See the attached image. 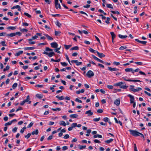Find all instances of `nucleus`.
<instances>
[{
  "label": "nucleus",
  "instance_id": "58836bf2",
  "mask_svg": "<svg viewBox=\"0 0 151 151\" xmlns=\"http://www.w3.org/2000/svg\"><path fill=\"white\" fill-rule=\"evenodd\" d=\"M89 50L90 52H91L92 53H95V52H96V51L95 50H93V49L92 48H90Z\"/></svg>",
  "mask_w": 151,
  "mask_h": 151
},
{
  "label": "nucleus",
  "instance_id": "a211bd4d",
  "mask_svg": "<svg viewBox=\"0 0 151 151\" xmlns=\"http://www.w3.org/2000/svg\"><path fill=\"white\" fill-rule=\"evenodd\" d=\"M114 103L117 106H119L120 104V101L119 99H117L114 101Z\"/></svg>",
  "mask_w": 151,
  "mask_h": 151
},
{
  "label": "nucleus",
  "instance_id": "c9c22d12",
  "mask_svg": "<svg viewBox=\"0 0 151 151\" xmlns=\"http://www.w3.org/2000/svg\"><path fill=\"white\" fill-rule=\"evenodd\" d=\"M107 7L108 8H110L112 9H113V7L112 5L111 4H106Z\"/></svg>",
  "mask_w": 151,
  "mask_h": 151
},
{
  "label": "nucleus",
  "instance_id": "4468645a",
  "mask_svg": "<svg viewBox=\"0 0 151 151\" xmlns=\"http://www.w3.org/2000/svg\"><path fill=\"white\" fill-rule=\"evenodd\" d=\"M29 96L28 95L27 97V98L26 99L24 100V101L25 103L28 102V104H30L31 103V101H29Z\"/></svg>",
  "mask_w": 151,
  "mask_h": 151
},
{
  "label": "nucleus",
  "instance_id": "0eeeda50",
  "mask_svg": "<svg viewBox=\"0 0 151 151\" xmlns=\"http://www.w3.org/2000/svg\"><path fill=\"white\" fill-rule=\"evenodd\" d=\"M72 63H75L76 65L78 66L82 64V62H79L78 60H72L71 61Z\"/></svg>",
  "mask_w": 151,
  "mask_h": 151
},
{
  "label": "nucleus",
  "instance_id": "f3484780",
  "mask_svg": "<svg viewBox=\"0 0 151 151\" xmlns=\"http://www.w3.org/2000/svg\"><path fill=\"white\" fill-rule=\"evenodd\" d=\"M24 50H32L35 49V47H24Z\"/></svg>",
  "mask_w": 151,
  "mask_h": 151
},
{
  "label": "nucleus",
  "instance_id": "c756f323",
  "mask_svg": "<svg viewBox=\"0 0 151 151\" xmlns=\"http://www.w3.org/2000/svg\"><path fill=\"white\" fill-rule=\"evenodd\" d=\"M113 140L114 139H110L109 140H107L105 141V142L108 144H109L111 143V142H112L113 141Z\"/></svg>",
  "mask_w": 151,
  "mask_h": 151
},
{
  "label": "nucleus",
  "instance_id": "9b49d317",
  "mask_svg": "<svg viewBox=\"0 0 151 151\" xmlns=\"http://www.w3.org/2000/svg\"><path fill=\"white\" fill-rule=\"evenodd\" d=\"M125 83L124 82H120L116 83H115L114 84V86H119L120 87H121V86H122V84H124Z\"/></svg>",
  "mask_w": 151,
  "mask_h": 151
},
{
  "label": "nucleus",
  "instance_id": "a19ab883",
  "mask_svg": "<svg viewBox=\"0 0 151 151\" xmlns=\"http://www.w3.org/2000/svg\"><path fill=\"white\" fill-rule=\"evenodd\" d=\"M9 68H10V67L9 65L6 66V68H4L3 69V71L4 72H5L6 70H9Z\"/></svg>",
  "mask_w": 151,
  "mask_h": 151
},
{
  "label": "nucleus",
  "instance_id": "bf43d9fd",
  "mask_svg": "<svg viewBox=\"0 0 151 151\" xmlns=\"http://www.w3.org/2000/svg\"><path fill=\"white\" fill-rule=\"evenodd\" d=\"M140 69L139 68H137L135 70H134L133 69V71L132 72V73L134 74L135 72H137L139 71Z\"/></svg>",
  "mask_w": 151,
  "mask_h": 151
},
{
  "label": "nucleus",
  "instance_id": "3c124183",
  "mask_svg": "<svg viewBox=\"0 0 151 151\" xmlns=\"http://www.w3.org/2000/svg\"><path fill=\"white\" fill-rule=\"evenodd\" d=\"M103 120L105 122H108L109 121V119L108 117H106L104 118Z\"/></svg>",
  "mask_w": 151,
  "mask_h": 151
},
{
  "label": "nucleus",
  "instance_id": "a18cd8bd",
  "mask_svg": "<svg viewBox=\"0 0 151 151\" xmlns=\"http://www.w3.org/2000/svg\"><path fill=\"white\" fill-rule=\"evenodd\" d=\"M33 124V123L32 122H31L27 126V128H29L31 127Z\"/></svg>",
  "mask_w": 151,
  "mask_h": 151
},
{
  "label": "nucleus",
  "instance_id": "aec40b11",
  "mask_svg": "<svg viewBox=\"0 0 151 151\" xmlns=\"http://www.w3.org/2000/svg\"><path fill=\"white\" fill-rule=\"evenodd\" d=\"M6 36L8 37H13L15 36L16 35L15 33H12L10 34H7Z\"/></svg>",
  "mask_w": 151,
  "mask_h": 151
},
{
  "label": "nucleus",
  "instance_id": "dca6fc26",
  "mask_svg": "<svg viewBox=\"0 0 151 151\" xmlns=\"http://www.w3.org/2000/svg\"><path fill=\"white\" fill-rule=\"evenodd\" d=\"M110 34L112 38V41L113 42V43L114 39V38H115L116 35L113 32H110Z\"/></svg>",
  "mask_w": 151,
  "mask_h": 151
},
{
  "label": "nucleus",
  "instance_id": "393cba45",
  "mask_svg": "<svg viewBox=\"0 0 151 151\" xmlns=\"http://www.w3.org/2000/svg\"><path fill=\"white\" fill-rule=\"evenodd\" d=\"M23 53V51H20L16 53L15 54V55L16 56H19V55H20L21 54H22Z\"/></svg>",
  "mask_w": 151,
  "mask_h": 151
},
{
  "label": "nucleus",
  "instance_id": "e2e57ef3",
  "mask_svg": "<svg viewBox=\"0 0 151 151\" xmlns=\"http://www.w3.org/2000/svg\"><path fill=\"white\" fill-rule=\"evenodd\" d=\"M97 60L101 63H103V64H104V63H105V62L104 61L100 59H99L98 58L97 59Z\"/></svg>",
  "mask_w": 151,
  "mask_h": 151
},
{
  "label": "nucleus",
  "instance_id": "9d476101",
  "mask_svg": "<svg viewBox=\"0 0 151 151\" xmlns=\"http://www.w3.org/2000/svg\"><path fill=\"white\" fill-rule=\"evenodd\" d=\"M135 40L136 41H137L139 43H141L144 45H145L146 44V43H147V41H140V40H139L138 39H135Z\"/></svg>",
  "mask_w": 151,
  "mask_h": 151
},
{
  "label": "nucleus",
  "instance_id": "b1692460",
  "mask_svg": "<svg viewBox=\"0 0 151 151\" xmlns=\"http://www.w3.org/2000/svg\"><path fill=\"white\" fill-rule=\"evenodd\" d=\"M45 35L49 40H53V38L49 36L47 34H46Z\"/></svg>",
  "mask_w": 151,
  "mask_h": 151
},
{
  "label": "nucleus",
  "instance_id": "39448f33",
  "mask_svg": "<svg viewBox=\"0 0 151 151\" xmlns=\"http://www.w3.org/2000/svg\"><path fill=\"white\" fill-rule=\"evenodd\" d=\"M43 53L47 55L48 56L50 57H52V56L54 55H55V53L53 52H52L50 53H48L47 52H45Z\"/></svg>",
  "mask_w": 151,
  "mask_h": 151
},
{
  "label": "nucleus",
  "instance_id": "69168bd1",
  "mask_svg": "<svg viewBox=\"0 0 151 151\" xmlns=\"http://www.w3.org/2000/svg\"><path fill=\"white\" fill-rule=\"evenodd\" d=\"M86 146H80V147H79V149L80 150H82L83 149L85 148L86 147Z\"/></svg>",
  "mask_w": 151,
  "mask_h": 151
},
{
  "label": "nucleus",
  "instance_id": "052dcab7",
  "mask_svg": "<svg viewBox=\"0 0 151 151\" xmlns=\"http://www.w3.org/2000/svg\"><path fill=\"white\" fill-rule=\"evenodd\" d=\"M12 124V122H8L7 123H6L5 124V126H7L8 125H11Z\"/></svg>",
  "mask_w": 151,
  "mask_h": 151
},
{
  "label": "nucleus",
  "instance_id": "473e14b6",
  "mask_svg": "<svg viewBox=\"0 0 151 151\" xmlns=\"http://www.w3.org/2000/svg\"><path fill=\"white\" fill-rule=\"evenodd\" d=\"M127 48L126 46H122L121 47H120L119 48V49L120 50H122L124 49H125Z\"/></svg>",
  "mask_w": 151,
  "mask_h": 151
},
{
  "label": "nucleus",
  "instance_id": "680f3d73",
  "mask_svg": "<svg viewBox=\"0 0 151 151\" xmlns=\"http://www.w3.org/2000/svg\"><path fill=\"white\" fill-rule=\"evenodd\" d=\"M77 124L76 123H73L72 124L71 127L73 128L74 127L77 126Z\"/></svg>",
  "mask_w": 151,
  "mask_h": 151
},
{
  "label": "nucleus",
  "instance_id": "49530a36",
  "mask_svg": "<svg viewBox=\"0 0 151 151\" xmlns=\"http://www.w3.org/2000/svg\"><path fill=\"white\" fill-rule=\"evenodd\" d=\"M135 63L137 64L140 65H143V63L142 62H135Z\"/></svg>",
  "mask_w": 151,
  "mask_h": 151
},
{
  "label": "nucleus",
  "instance_id": "774afa93",
  "mask_svg": "<svg viewBox=\"0 0 151 151\" xmlns=\"http://www.w3.org/2000/svg\"><path fill=\"white\" fill-rule=\"evenodd\" d=\"M144 93L149 96H151V94L146 91H144Z\"/></svg>",
  "mask_w": 151,
  "mask_h": 151
},
{
  "label": "nucleus",
  "instance_id": "e433bc0d",
  "mask_svg": "<svg viewBox=\"0 0 151 151\" xmlns=\"http://www.w3.org/2000/svg\"><path fill=\"white\" fill-rule=\"evenodd\" d=\"M8 29H12V30H14L15 29L16 27H14L10 26L9 27L7 28Z\"/></svg>",
  "mask_w": 151,
  "mask_h": 151
},
{
  "label": "nucleus",
  "instance_id": "6e6552de",
  "mask_svg": "<svg viewBox=\"0 0 151 151\" xmlns=\"http://www.w3.org/2000/svg\"><path fill=\"white\" fill-rule=\"evenodd\" d=\"M108 69L111 71H116L119 70V69L115 68H112L111 67H108Z\"/></svg>",
  "mask_w": 151,
  "mask_h": 151
},
{
  "label": "nucleus",
  "instance_id": "ea45409f",
  "mask_svg": "<svg viewBox=\"0 0 151 151\" xmlns=\"http://www.w3.org/2000/svg\"><path fill=\"white\" fill-rule=\"evenodd\" d=\"M20 6H19V5H16V6H13V7H12L11 8V9H17V8H20Z\"/></svg>",
  "mask_w": 151,
  "mask_h": 151
},
{
  "label": "nucleus",
  "instance_id": "c03bdc74",
  "mask_svg": "<svg viewBox=\"0 0 151 151\" xmlns=\"http://www.w3.org/2000/svg\"><path fill=\"white\" fill-rule=\"evenodd\" d=\"M128 86L126 85H122L120 87V88L123 89H126L127 88Z\"/></svg>",
  "mask_w": 151,
  "mask_h": 151
},
{
  "label": "nucleus",
  "instance_id": "864d4df0",
  "mask_svg": "<svg viewBox=\"0 0 151 151\" xmlns=\"http://www.w3.org/2000/svg\"><path fill=\"white\" fill-rule=\"evenodd\" d=\"M45 50L47 51H52L53 50L50 48L48 47H46V48Z\"/></svg>",
  "mask_w": 151,
  "mask_h": 151
},
{
  "label": "nucleus",
  "instance_id": "20e7f679",
  "mask_svg": "<svg viewBox=\"0 0 151 151\" xmlns=\"http://www.w3.org/2000/svg\"><path fill=\"white\" fill-rule=\"evenodd\" d=\"M55 8L56 9L59 8L60 9L61 6L60 4L58 3V0H55Z\"/></svg>",
  "mask_w": 151,
  "mask_h": 151
},
{
  "label": "nucleus",
  "instance_id": "f704fd0d",
  "mask_svg": "<svg viewBox=\"0 0 151 151\" xmlns=\"http://www.w3.org/2000/svg\"><path fill=\"white\" fill-rule=\"evenodd\" d=\"M56 97L60 100H62L64 99V97L63 96H57Z\"/></svg>",
  "mask_w": 151,
  "mask_h": 151
},
{
  "label": "nucleus",
  "instance_id": "37998d69",
  "mask_svg": "<svg viewBox=\"0 0 151 151\" xmlns=\"http://www.w3.org/2000/svg\"><path fill=\"white\" fill-rule=\"evenodd\" d=\"M17 86V83H15L12 85V87L13 89L15 88Z\"/></svg>",
  "mask_w": 151,
  "mask_h": 151
},
{
  "label": "nucleus",
  "instance_id": "0e129e2a",
  "mask_svg": "<svg viewBox=\"0 0 151 151\" xmlns=\"http://www.w3.org/2000/svg\"><path fill=\"white\" fill-rule=\"evenodd\" d=\"M20 30L22 32H27L28 31V30L25 29H21Z\"/></svg>",
  "mask_w": 151,
  "mask_h": 151
},
{
  "label": "nucleus",
  "instance_id": "4be33fe9",
  "mask_svg": "<svg viewBox=\"0 0 151 151\" xmlns=\"http://www.w3.org/2000/svg\"><path fill=\"white\" fill-rule=\"evenodd\" d=\"M78 116V115L76 114H71L70 116V118H76Z\"/></svg>",
  "mask_w": 151,
  "mask_h": 151
},
{
  "label": "nucleus",
  "instance_id": "de8ad7c7",
  "mask_svg": "<svg viewBox=\"0 0 151 151\" xmlns=\"http://www.w3.org/2000/svg\"><path fill=\"white\" fill-rule=\"evenodd\" d=\"M3 46H6V45L5 44V41H1L0 43Z\"/></svg>",
  "mask_w": 151,
  "mask_h": 151
},
{
  "label": "nucleus",
  "instance_id": "13d9d810",
  "mask_svg": "<svg viewBox=\"0 0 151 151\" xmlns=\"http://www.w3.org/2000/svg\"><path fill=\"white\" fill-rule=\"evenodd\" d=\"M100 119V118L99 117L98 118H96L93 119V120L95 122H98L99 121Z\"/></svg>",
  "mask_w": 151,
  "mask_h": 151
},
{
  "label": "nucleus",
  "instance_id": "2f4dec72",
  "mask_svg": "<svg viewBox=\"0 0 151 151\" xmlns=\"http://www.w3.org/2000/svg\"><path fill=\"white\" fill-rule=\"evenodd\" d=\"M79 49V47L78 46H75L72 47L70 49V50H77Z\"/></svg>",
  "mask_w": 151,
  "mask_h": 151
},
{
  "label": "nucleus",
  "instance_id": "72a5a7b5",
  "mask_svg": "<svg viewBox=\"0 0 151 151\" xmlns=\"http://www.w3.org/2000/svg\"><path fill=\"white\" fill-rule=\"evenodd\" d=\"M97 137L100 138H102V136L101 135L97 134L95 135H94V136H93V137L95 138H96Z\"/></svg>",
  "mask_w": 151,
  "mask_h": 151
},
{
  "label": "nucleus",
  "instance_id": "6ab92c4d",
  "mask_svg": "<svg viewBox=\"0 0 151 151\" xmlns=\"http://www.w3.org/2000/svg\"><path fill=\"white\" fill-rule=\"evenodd\" d=\"M38 37L37 36V35H35L34 36H33L32 37L31 39H29L28 40L29 41H32L33 40H35V39H37Z\"/></svg>",
  "mask_w": 151,
  "mask_h": 151
},
{
  "label": "nucleus",
  "instance_id": "79ce46f5",
  "mask_svg": "<svg viewBox=\"0 0 151 151\" xmlns=\"http://www.w3.org/2000/svg\"><path fill=\"white\" fill-rule=\"evenodd\" d=\"M107 20L105 21V22L108 24H109L110 23L109 21L110 20V18L109 17H107Z\"/></svg>",
  "mask_w": 151,
  "mask_h": 151
},
{
  "label": "nucleus",
  "instance_id": "338daca9",
  "mask_svg": "<svg viewBox=\"0 0 151 151\" xmlns=\"http://www.w3.org/2000/svg\"><path fill=\"white\" fill-rule=\"evenodd\" d=\"M113 64L117 66H118L120 65V63L116 62H113Z\"/></svg>",
  "mask_w": 151,
  "mask_h": 151
},
{
  "label": "nucleus",
  "instance_id": "2eb2a0df",
  "mask_svg": "<svg viewBox=\"0 0 151 151\" xmlns=\"http://www.w3.org/2000/svg\"><path fill=\"white\" fill-rule=\"evenodd\" d=\"M85 113L86 114H88V116L92 115L93 114V113L91 110L86 111Z\"/></svg>",
  "mask_w": 151,
  "mask_h": 151
},
{
  "label": "nucleus",
  "instance_id": "412c9836",
  "mask_svg": "<svg viewBox=\"0 0 151 151\" xmlns=\"http://www.w3.org/2000/svg\"><path fill=\"white\" fill-rule=\"evenodd\" d=\"M125 70L126 72H129L130 71L132 73L133 69L132 68H126L125 69Z\"/></svg>",
  "mask_w": 151,
  "mask_h": 151
},
{
  "label": "nucleus",
  "instance_id": "ddd939ff",
  "mask_svg": "<svg viewBox=\"0 0 151 151\" xmlns=\"http://www.w3.org/2000/svg\"><path fill=\"white\" fill-rule=\"evenodd\" d=\"M96 52L100 58H101L105 56V55L103 53H100L97 51H96Z\"/></svg>",
  "mask_w": 151,
  "mask_h": 151
},
{
  "label": "nucleus",
  "instance_id": "a878e982",
  "mask_svg": "<svg viewBox=\"0 0 151 151\" xmlns=\"http://www.w3.org/2000/svg\"><path fill=\"white\" fill-rule=\"evenodd\" d=\"M36 96L37 98L39 99H41L43 98L42 95L40 94H37Z\"/></svg>",
  "mask_w": 151,
  "mask_h": 151
},
{
  "label": "nucleus",
  "instance_id": "1a4fd4ad",
  "mask_svg": "<svg viewBox=\"0 0 151 151\" xmlns=\"http://www.w3.org/2000/svg\"><path fill=\"white\" fill-rule=\"evenodd\" d=\"M50 45L51 47L53 48H57L58 47V44L56 42H52L51 43Z\"/></svg>",
  "mask_w": 151,
  "mask_h": 151
},
{
  "label": "nucleus",
  "instance_id": "f8f14e48",
  "mask_svg": "<svg viewBox=\"0 0 151 151\" xmlns=\"http://www.w3.org/2000/svg\"><path fill=\"white\" fill-rule=\"evenodd\" d=\"M123 79L126 81H132V82H141V81H140L139 80H129V79H126L124 78V77L123 78Z\"/></svg>",
  "mask_w": 151,
  "mask_h": 151
},
{
  "label": "nucleus",
  "instance_id": "4d7b16f0",
  "mask_svg": "<svg viewBox=\"0 0 151 151\" xmlns=\"http://www.w3.org/2000/svg\"><path fill=\"white\" fill-rule=\"evenodd\" d=\"M107 87L109 89H112L113 88V86L112 85H107Z\"/></svg>",
  "mask_w": 151,
  "mask_h": 151
},
{
  "label": "nucleus",
  "instance_id": "f257e3e1",
  "mask_svg": "<svg viewBox=\"0 0 151 151\" xmlns=\"http://www.w3.org/2000/svg\"><path fill=\"white\" fill-rule=\"evenodd\" d=\"M130 87L129 90L134 92H137L138 91H141L142 90V88L140 87H138L137 88V89H135L134 88V86L133 85H130Z\"/></svg>",
  "mask_w": 151,
  "mask_h": 151
},
{
  "label": "nucleus",
  "instance_id": "6e6d98bb",
  "mask_svg": "<svg viewBox=\"0 0 151 151\" xmlns=\"http://www.w3.org/2000/svg\"><path fill=\"white\" fill-rule=\"evenodd\" d=\"M24 14L26 16H27L29 18H30L31 17V16L28 13L24 12Z\"/></svg>",
  "mask_w": 151,
  "mask_h": 151
},
{
  "label": "nucleus",
  "instance_id": "bb28decb",
  "mask_svg": "<svg viewBox=\"0 0 151 151\" xmlns=\"http://www.w3.org/2000/svg\"><path fill=\"white\" fill-rule=\"evenodd\" d=\"M114 119L115 120V122L116 123H119L120 124V125L121 126H122V122H121L120 121H118L117 119L116 118H114Z\"/></svg>",
  "mask_w": 151,
  "mask_h": 151
},
{
  "label": "nucleus",
  "instance_id": "4c0bfd02",
  "mask_svg": "<svg viewBox=\"0 0 151 151\" xmlns=\"http://www.w3.org/2000/svg\"><path fill=\"white\" fill-rule=\"evenodd\" d=\"M55 35L56 36H59L60 34V32L59 31H57L56 30H55Z\"/></svg>",
  "mask_w": 151,
  "mask_h": 151
},
{
  "label": "nucleus",
  "instance_id": "603ef678",
  "mask_svg": "<svg viewBox=\"0 0 151 151\" xmlns=\"http://www.w3.org/2000/svg\"><path fill=\"white\" fill-rule=\"evenodd\" d=\"M17 129H18V128L17 127H15L12 129V132L14 133L16 132L17 131Z\"/></svg>",
  "mask_w": 151,
  "mask_h": 151
},
{
  "label": "nucleus",
  "instance_id": "7c9ffc66",
  "mask_svg": "<svg viewBox=\"0 0 151 151\" xmlns=\"http://www.w3.org/2000/svg\"><path fill=\"white\" fill-rule=\"evenodd\" d=\"M38 132H39L38 130L37 129L35 131H33L32 133V135H34V134L37 135L38 133Z\"/></svg>",
  "mask_w": 151,
  "mask_h": 151
},
{
  "label": "nucleus",
  "instance_id": "f03ea898",
  "mask_svg": "<svg viewBox=\"0 0 151 151\" xmlns=\"http://www.w3.org/2000/svg\"><path fill=\"white\" fill-rule=\"evenodd\" d=\"M129 131L130 132V134L134 137L138 136H139V134H140L139 132L136 130L130 129Z\"/></svg>",
  "mask_w": 151,
  "mask_h": 151
},
{
  "label": "nucleus",
  "instance_id": "8fccbe9b",
  "mask_svg": "<svg viewBox=\"0 0 151 151\" xmlns=\"http://www.w3.org/2000/svg\"><path fill=\"white\" fill-rule=\"evenodd\" d=\"M31 135V134L30 133H28L27 135H26L25 136V137L27 138V139H28L29 137H30V136Z\"/></svg>",
  "mask_w": 151,
  "mask_h": 151
},
{
  "label": "nucleus",
  "instance_id": "5701e85b",
  "mask_svg": "<svg viewBox=\"0 0 151 151\" xmlns=\"http://www.w3.org/2000/svg\"><path fill=\"white\" fill-rule=\"evenodd\" d=\"M59 124L60 125L63 126H65L66 125V123L64 121H60L59 122Z\"/></svg>",
  "mask_w": 151,
  "mask_h": 151
},
{
  "label": "nucleus",
  "instance_id": "09e8293b",
  "mask_svg": "<svg viewBox=\"0 0 151 151\" xmlns=\"http://www.w3.org/2000/svg\"><path fill=\"white\" fill-rule=\"evenodd\" d=\"M56 24L58 27H60L61 25V24L58 21H57L55 22Z\"/></svg>",
  "mask_w": 151,
  "mask_h": 151
},
{
  "label": "nucleus",
  "instance_id": "423d86ee",
  "mask_svg": "<svg viewBox=\"0 0 151 151\" xmlns=\"http://www.w3.org/2000/svg\"><path fill=\"white\" fill-rule=\"evenodd\" d=\"M128 96L130 98V103L131 104H132L134 102V96L130 94H129L128 95Z\"/></svg>",
  "mask_w": 151,
  "mask_h": 151
},
{
  "label": "nucleus",
  "instance_id": "cd10ccee",
  "mask_svg": "<svg viewBox=\"0 0 151 151\" xmlns=\"http://www.w3.org/2000/svg\"><path fill=\"white\" fill-rule=\"evenodd\" d=\"M84 92V90L83 89H81L80 91H77L76 93L77 94H79L80 93H83Z\"/></svg>",
  "mask_w": 151,
  "mask_h": 151
},
{
  "label": "nucleus",
  "instance_id": "7ed1b4c3",
  "mask_svg": "<svg viewBox=\"0 0 151 151\" xmlns=\"http://www.w3.org/2000/svg\"><path fill=\"white\" fill-rule=\"evenodd\" d=\"M86 75L88 78H90L94 75V73L92 71L90 70L87 72Z\"/></svg>",
  "mask_w": 151,
  "mask_h": 151
},
{
  "label": "nucleus",
  "instance_id": "5fc2aeb1",
  "mask_svg": "<svg viewBox=\"0 0 151 151\" xmlns=\"http://www.w3.org/2000/svg\"><path fill=\"white\" fill-rule=\"evenodd\" d=\"M52 110L53 111H60V109L59 108H57L55 109H52Z\"/></svg>",
  "mask_w": 151,
  "mask_h": 151
},
{
  "label": "nucleus",
  "instance_id": "c85d7f7f",
  "mask_svg": "<svg viewBox=\"0 0 151 151\" xmlns=\"http://www.w3.org/2000/svg\"><path fill=\"white\" fill-rule=\"evenodd\" d=\"M119 37L121 39H123L125 38H126L127 37V35H121L120 34H119L118 35Z\"/></svg>",
  "mask_w": 151,
  "mask_h": 151
}]
</instances>
